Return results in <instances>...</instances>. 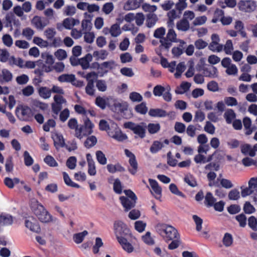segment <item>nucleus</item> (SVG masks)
Instances as JSON below:
<instances>
[{"label":"nucleus","mask_w":257,"mask_h":257,"mask_svg":"<svg viewBox=\"0 0 257 257\" xmlns=\"http://www.w3.org/2000/svg\"><path fill=\"white\" fill-rule=\"evenodd\" d=\"M121 33L120 27L117 24L112 25L110 27V35L112 37H118Z\"/></svg>","instance_id":"obj_48"},{"label":"nucleus","mask_w":257,"mask_h":257,"mask_svg":"<svg viewBox=\"0 0 257 257\" xmlns=\"http://www.w3.org/2000/svg\"><path fill=\"white\" fill-rule=\"evenodd\" d=\"M143 0H127L123 5V9L125 11L136 10L139 8Z\"/></svg>","instance_id":"obj_17"},{"label":"nucleus","mask_w":257,"mask_h":257,"mask_svg":"<svg viewBox=\"0 0 257 257\" xmlns=\"http://www.w3.org/2000/svg\"><path fill=\"white\" fill-rule=\"evenodd\" d=\"M25 225L26 227L34 232H39L41 230L38 222L32 217H30L25 220Z\"/></svg>","instance_id":"obj_18"},{"label":"nucleus","mask_w":257,"mask_h":257,"mask_svg":"<svg viewBox=\"0 0 257 257\" xmlns=\"http://www.w3.org/2000/svg\"><path fill=\"white\" fill-rule=\"evenodd\" d=\"M55 56L59 61H62L66 59L67 57V54L64 50L59 49L54 53Z\"/></svg>","instance_id":"obj_61"},{"label":"nucleus","mask_w":257,"mask_h":257,"mask_svg":"<svg viewBox=\"0 0 257 257\" xmlns=\"http://www.w3.org/2000/svg\"><path fill=\"white\" fill-rule=\"evenodd\" d=\"M16 115L20 120L27 121L31 117V109L28 106L19 105L16 108Z\"/></svg>","instance_id":"obj_10"},{"label":"nucleus","mask_w":257,"mask_h":257,"mask_svg":"<svg viewBox=\"0 0 257 257\" xmlns=\"http://www.w3.org/2000/svg\"><path fill=\"white\" fill-rule=\"evenodd\" d=\"M243 124L245 130V134L246 135H250L256 129L255 126L251 125V119L248 117H245L243 119Z\"/></svg>","instance_id":"obj_21"},{"label":"nucleus","mask_w":257,"mask_h":257,"mask_svg":"<svg viewBox=\"0 0 257 257\" xmlns=\"http://www.w3.org/2000/svg\"><path fill=\"white\" fill-rule=\"evenodd\" d=\"M54 102L51 104L52 112L57 116L63 108V105H67L66 100L61 95L54 96Z\"/></svg>","instance_id":"obj_9"},{"label":"nucleus","mask_w":257,"mask_h":257,"mask_svg":"<svg viewBox=\"0 0 257 257\" xmlns=\"http://www.w3.org/2000/svg\"><path fill=\"white\" fill-rule=\"evenodd\" d=\"M80 22L77 19L72 18H67L65 19L63 21V25L66 29H71L72 27L75 25H78Z\"/></svg>","instance_id":"obj_25"},{"label":"nucleus","mask_w":257,"mask_h":257,"mask_svg":"<svg viewBox=\"0 0 257 257\" xmlns=\"http://www.w3.org/2000/svg\"><path fill=\"white\" fill-rule=\"evenodd\" d=\"M75 76L74 74H64L59 76L58 80L61 82H70L72 83L75 80Z\"/></svg>","instance_id":"obj_34"},{"label":"nucleus","mask_w":257,"mask_h":257,"mask_svg":"<svg viewBox=\"0 0 257 257\" xmlns=\"http://www.w3.org/2000/svg\"><path fill=\"white\" fill-rule=\"evenodd\" d=\"M204 129L206 132L211 135H213L215 133V126L210 121L206 122Z\"/></svg>","instance_id":"obj_64"},{"label":"nucleus","mask_w":257,"mask_h":257,"mask_svg":"<svg viewBox=\"0 0 257 257\" xmlns=\"http://www.w3.org/2000/svg\"><path fill=\"white\" fill-rule=\"evenodd\" d=\"M93 67H100L101 69L102 68H109L110 69H112L114 65L115 62L113 60L104 62L101 64L95 62L92 64Z\"/></svg>","instance_id":"obj_33"},{"label":"nucleus","mask_w":257,"mask_h":257,"mask_svg":"<svg viewBox=\"0 0 257 257\" xmlns=\"http://www.w3.org/2000/svg\"><path fill=\"white\" fill-rule=\"evenodd\" d=\"M128 163L131 167L128 168V171L132 175H135L137 173L138 169V164L136 158L129 159Z\"/></svg>","instance_id":"obj_32"},{"label":"nucleus","mask_w":257,"mask_h":257,"mask_svg":"<svg viewBox=\"0 0 257 257\" xmlns=\"http://www.w3.org/2000/svg\"><path fill=\"white\" fill-rule=\"evenodd\" d=\"M241 152L244 155H249L251 157H254L255 155L254 150L248 145H245L242 147Z\"/></svg>","instance_id":"obj_46"},{"label":"nucleus","mask_w":257,"mask_h":257,"mask_svg":"<svg viewBox=\"0 0 257 257\" xmlns=\"http://www.w3.org/2000/svg\"><path fill=\"white\" fill-rule=\"evenodd\" d=\"M76 12V8L74 6L68 5L63 9V14L67 16H72Z\"/></svg>","instance_id":"obj_42"},{"label":"nucleus","mask_w":257,"mask_h":257,"mask_svg":"<svg viewBox=\"0 0 257 257\" xmlns=\"http://www.w3.org/2000/svg\"><path fill=\"white\" fill-rule=\"evenodd\" d=\"M96 86L98 90L101 92H104L107 89V85L104 80L99 79L95 81Z\"/></svg>","instance_id":"obj_59"},{"label":"nucleus","mask_w":257,"mask_h":257,"mask_svg":"<svg viewBox=\"0 0 257 257\" xmlns=\"http://www.w3.org/2000/svg\"><path fill=\"white\" fill-rule=\"evenodd\" d=\"M248 225L253 231H257V218L254 216H250L248 219Z\"/></svg>","instance_id":"obj_56"},{"label":"nucleus","mask_w":257,"mask_h":257,"mask_svg":"<svg viewBox=\"0 0 257 257\" xmlns=\"http://www.w3.org/2000/svg\"><path fill=\"white\" fill-rule=\"evenodd\" d=\"M149 114L152 117H165L167 115V112L165 110L160 109V108H156V109H150L149 111Z\"/></svg>","instance_id":"obj_28"},{"label":"nucleus","mask_w":257,"mask_h":257,"mask_svg":"<svg viewBox=\"0 0 257 257\" xmlns=\"http://www.w3.org/2000/svg\"><path fill=\"white\" fill-rule=\"evenodd\" d=\"M92 60V56L90 54H86L84 57L79 59V65L83 69H87L90 66V62Z\"/></svg>","instance_id":"obj_24"},{"label":"nucleus","mask_w":257,"mask_h":257,"mask_svg":"<svg viewBox=\"0 0 257 257\" xmlns=\"http://www.w3.org/2000/svg\"><path fill=\"white\" fill-rule=\"evenodd\" d=\"M177 42V34L172 27H170L166 37L162 39L161 45H160V47L162 49H163L168 51L172 46V43Z\"/></svg>","instance_id":"obj_5"},{"label":"nucleus","mask_w":257,"mask_h":257,"mask_svg":"<svg viewBox=\"0 0 257 257\" xmlns=\"http://www.w3.org/2000/svg\"><path fill=\"white\" fill-rule=\"evenodd\" d=\"M41 57L45 62L43 63V60H39L37 61V65L42 64L43 70L46 72H50L52 71V66L54 63V59L52 55L49 54H42Z\"/></svg>","instance_id":"obj_6"},{"label":"nucleus","mask_w":257,"mask_h":257,"mask_svg":"<svg viewBox=\"0 0 257 257\" xmlns=\"http://www.w3.org/2000/svg\"><path fill=\"white\" fill-rule=\"evenodd\" d=\"M114 228L117 239L118 237H122V235L127 234L130 231L126 225L120 221L114 223Z\"/></svg>","instance_id":"obj_12"},{"label":"nucleus","mask_w":257,"mask_h":257,"mask_svg":"<svg viewBox=\"0 0 257 257\" xmlns=\"http://www.w3.org/2000/svg\"><path fill=\"white\" fill-rule=\"evenodd\" d=\"M135 109L138 113L142 114H145L148 111V107H147L146 103L145 102H142L141 103L137 105Z\"/></svg>","instance_id":"obj_54"},{"label":"nucleus","mask_w":257,"mask_h":257,"mask_svg":"<svg viewBox=\"0 0 257 257\" xmlns=\"http://www.w3.org/2000/svg\"><path fill=\"white\" fill-rule=\"evenodd\" d=\"M13 78L12 73L6 69H4L2 71V74L0 75V81L2 82H8L11 81Z\"/></svg>","instance_id":"obj_27"},{"label":"nucleus","mask_w":257,"mask_h":257,"mask_svg":"<svg viewBox=\"0 0 257 257\" xmlns=\"http://www.w3.org/2000/svg\"><path fill=\"white\" fill-rule=\"evenodd\" d=\"M96 159L98 163L101 165H105L107 162L106 158L105 155L101 151H97L96 152Z\"/></svg>","instance_id":"obj_55"},{"label":"nucleus","mask_w":257,"mask_h":257,"mask_svg":"<svg viewBox=\"0 0 257 257\" xmlns=\"http://www.w3.org/2000/svg\"><path fill=\"white\" fill-rule=\"evenodd\" d=\"M114 9V5L111 3H106L103 5L102 8V12L105 15H109Z\"/></svg>","instance_id":"obj_58"},{"label":"nucleus","mask_w":257,"mask_h":257,"mask_svg":"<svg viewBox=\"0 0 257 257\" xmlns=\"http://www.w3.org/2000/svg\"><path fill=\"white\" fill-rule=\"evenodd\" d=\"M39 94L44 99H48L51 96V90L48 87H41L39 89Z\"/></svg>","instance_id":"obj_38"},{"label":"nucleus","mask_w":257,"mask_h":257,"mask_svg":"<svg viewBox=\"0 0 257 257\" xmlns=\"http://www.w3.org/2000/svg\"><path fill=\"white\" fill-rule=\"evenodd\" d=\"M142 239L143 241L148 245H151L155 244V241L151 235V233L149 231L147 232L146 234L142 236Z\"/></svg>","instance_id":"obj_62"},{"label":"nucleus","mask_w":257,"mask_h":257,"mask_svg":"<svg viewBox=\"0 0 257 257\" xmlns=\"http://www.w3.org/2000/svg\"><path fill=\"white\" fill-rule=\"evenodd\" d=\"M163 147L162 143L156 141H154L150 148V151L152 153L155 154L157 153Z\"/></svg>","instance_id":"obj_51"},{"label":"nucleus","mask_w":257,"mask_h":257,"mask_svg":"<svg viewBox=\"0 0 257 257\" xmlns=\"http://www.w3.org/2000/svg\"><path fill=\"white\" fill-rule=\"evenodd\" d=\"M86 159L88 163V173L91 176H94L96 173L95 162L90 154L86 155Z\"/></svg>","instance_id":"obj_23"},{"label":"nucleus","mask_w":257,"mask_h":257,"mask_svg":"<svg viewBox=\"0 0 257 257\" xmlns=\"http://www.w3.org/2000/svg\"><path fill=\"white\" fill-rule=\"evenodd\" d=\"M148 132L151 134H156L160 130V125L159 123H150L147 126Z\"/></svg>","instance_id":"obj_57"},{"label":"nucleus","mask_w":257,"mask_h":257,"mask_svg":"<svg viewBox=\"0 0 257 257\" xmlns=\"http://www.w3.org/2000/svg\"><path fill=\"white\" fill-rule=\"evenodd\" d=\"M167 16L168 17V21L167 22L168 26L169 27H173L174 25V21L177 18V14L176 10H172L169 11Z\"/></svg>","instance_id":"obj_36"},{"label":"nucleus","mask_w":257,"mask_h":257,"mask_svg":"<svg viewBox=\"0 0 257 257\" xmlns=\"http://www.w3.org/2000/svg\"><path fill=\"white\" fill-rule=\"evenodd\" d=\"M222 241L223 244L225 246H230L233 242V238L231 234L228 233H226L224 235Z\"/></svg>","instance_id":"obj_63"},{"label":"nucleus","mask_w":257,"mask_h":257,"mask_svg":"<svg viewBox=\"0 0 257 257\" xmlns=\"http://www.w3.org/2000/svg\"><path fill=\"white\" fill-rule=\"evenodd\" d=\"M158 20L157 16L154 14H149L147 16L146 25L148 28L154 27Z\"/></svg>","instance_id":"obj_30"},{"label":"nucleus","mask_w":257,"mask_h":257,"mask_svg":"<svg viewBox=\"0 0 257 257\" xmlns=\"http://www.w3.org/2000/svg\"><path fill=\"white\" fill-rule=\"evenodd\" d=\"M31 208L33 212L41 222L48 223L53 220L52 216L37 200H31Z\"/></svg>","instance_id":"obj_2"},{"label":"nucleus","mask_w":257,"mask_h":257,"mask_svg":"<svg viewBox=\"0 0 257 257\" xmlns=\"http://www.w3.org/2000/svg\"><path fill=\"white\" fill-rule=\"evenodd\" d=\"M157 232L166 241L180 238L177 230L173 226L166 223H159L155 226Z\"/></svg>","instance_id":"obj_1"},{"label":"nucleus","mask_w":257,"mask_h":257,"mask_svg":"<svg viewBox=\"0 0 257 257\" xmlns=\"http://www.w3.org/2000/svg\"><path fill=\"white\" fill-rule=\"evenodd\" d=\"M216 199L210 192H207L205 197V204L208 206H212L215 203Z\"/></svg>","instance_id":"obj_50"},{"label":"nucleus","mask_w":257,"mask_h":257,"mask_svg":"<svg viewBox=\"0 0 257 257\" xmlns=\"http://www.w3.org/2000/svg\"><path fill=\"white\" fill-rule=\"evenodd\" d=\"M166 33V29L164 27H160L155 30L154 32L153 36L157 39H160V43L161 44V40L162 39L165 38V35Z\"/></svg>","instance_id":"obj_37"},{"label":"nucleus","mask_w":257,"mask_h":257,"mask_svg":"<svg viewBox=\"0 0 257 257\" xmlns=\"http://www.w3.org/2000/svg\"><path fill=\"white\" fill-rule=\"evenodd\" d=\"M185 68L186 66L183 62L179 63L177 65H176V72L174 74L175 77L176 78L180 77L182 73L185 71Z\"/></svg>","instance_id":"obj_47"},{"label":"nucleus","mask_w":257,"mask_h":257,"mask_svg":"<svg viewBox=\"0 0 257 257\" xmlns=\"http://www.w3.org/2000/svg\"><path fill=\"white\" fill-rule=\"evenodd\" d=\"M184 181L192 187H195L197 185L195 178L191 174L186 175L184 178Z\"/></svg>","instance_id":"obj_45"},{"label":"nucleus","mask_w":257,"mask_h":257,"mask_svg":"<svg viewBox=\"0 0 257 257\" xmlns=\"http://www.w3.org/2000/svg\"><path fill=\"white\" fill-rule=\"evenodd\" d=\"M123 192L125 196H120L119 200L125 211H128L135 207L137 197L131 190H125Z\"/></svg>","instance_id":"obj_3"},{"label":"nucleus","mask_w":257,"mask_h":257,"mask_svg":"<svg viewBox=\"0 0 257 257\" xmlns=\"http://www.w3.org/2000/svg\"><path fill=\"white\" fill-rule=\"evenodd\" d=\"M13 221V218L11 215L0 216V226L11 225Z\"/></svg>","instance_id":"obj_43"},{"label":"nucleus","mask_w":257,"mask_h":257,"mask_svg":"<svg viewBox=\"0 0 257 257\" xmlns=\"http://www.w3.org/2000/svg\"><path fill=\"white\" fill-rule=\"evenodd\" d=\"M110 100H112L111 97L98 96L95 99V103L100 108L104 109L107 105L110 107Z\"/></svg>","instance_id":"obj_16"},{"label":"nucleus","mask_w":257,"mask_h":257,"mask_svg":"<svg viewBox=\"0 0 257 257\" xmlns=\"http://www.w3.org/2000/svg\"><path fill=\"white\" fill-rule=\"evenodd\" d=\"M217 69L214 66H210L204 69V75L206 77L215 78L217 77Z\"/></svg>","instance_id":"obj_29"},{"label":"nucleus","mask_w":257,"mask_h":257,"mask_svg":"<svg viewBox=\"0 0 257 257\" xmlns=\"http://www.w3.org/2000/svg\"><path fill=\"white\" fill-rule=\"evenodd\" d=\"M190 87L191 84L190 83L187 82H184L182 83L180 87L175 90V92L177 94H183L187 91Z\"/></svg>","instance_id":"obj_40"},{"label":"nucleus","mask_w":257,"mask_h":257,"mask_svg":"<svg viewBox=\"0 0 257 257\" xmlns=\"http://www.w3.org/2000/svg\"><path fill=\"white\" fill-rule=\"evenodd\" d=\"M149 182L153 190L152 193L155 196L156 198H160L161 196L162 189L158 182L155 180L152 179H149Z\"/></svg>","instance_id":"obj_15"},{"label":"nucleus","mask_w":257,"mask_h":257,"mask_svg":"<svg viewBox=\"0 0 257 257\" xmlns=\"http://www.w3.org/2000/svg\"><path fill=\"white\" fill-rule=\"evenodd\" d=\"M108 55V53L105 50H100V51H95L93 53V57L96 58V60L105 59Z\"/></svg>","instance_id":"obj_39"},{"label":"nucleus","mask_w":257,"mask_h":257,"mask_svg":"<svg viewBox=\"0 0 257 257\" xmlns=\"http://www.w3.org/2000/svg\"><path fill=\"white\" fill-rule=\"evenodd\" d=\"M205 118V115L204 112L201 110H197L194 115L193 121L194 122H202Z\"/></svg>","instance_id":"obj_52"},{"label":"nucleus","mask_w":257,"mask_h":257,"mask_svg":"<svg viewBox=\"0 0 257 257\" xmlns=\"http://www.w3.org/2000/svg\"><path fill=\"white\" fill-rule=\"evenodd\" d=\"M63 174L64 180L66 185H67L68 186H71L72 187L77 188H78L80 187V186L78 184L73 182L71 180V179L69 177L68 175L66 172H63Z\"/></svg>","instance_id":"obj_53"},{"label":"nucleus","mask_w":257,"mask_h":257,"mask_svg":"<svg viewBox=\"0 0 257 257\" xmlns=\"http://www.w3.org/2000/svg\"><path fill=\"white\" fill-rule=\"evenodd\" d=\"M176 27L179 31L186 32L190 29V24L188 20L182 19L177 23Z\"/></svg>","instance_id":"obj_26"},{"label":"nucleus","mask_w":257,"mask_h":257,"mask_svg":"<svg viewBox=\"0 0 257 257\" xmlns=\"http://www.w3.org/2000/svg\"><path fill=\"white\" fill-rule=\"evenodd\" d=\"M9 61L11 64L16 65L21 68H24V61L22 58H16L14 56H12Z\"/></svg>","instance_id":"obj_49"},{"label":"nucleus","mask_w":257,"mask_h":257,"mask_svg":"<svg viewBox=\"0 0 257 257\" xmlns=\"http://www.w3.org/2000/svg\"><path fill=\"white\" fill-rule=\"evenodd\" d=\"M211 42L208 45V49L212 52H220L223 50V45L219 43L220 39L216 34L211 35Z\"/></svg>","instance_id":"obj_11"},{"label":"nucleus","mask_w":257,"mask_h":257,"mask_svg":"<svg viewBox=\"0 0 257 257\" xmlns=\"http://www.w3.org/2000/svg\"><path fill=\"white\" fill-rule=\"evenodd\" d=\"M88 233V232L87 230H84L81 232L74 234L73 236L74 241L77 244L81 243Z\"/></svg>","instance_id":"obj_35"},{"label":"nucleus","mask_w":257,"mask_h":257,"mask_svg":"<svg viewBox=\"0 0 257 257\" xmlns=\"http://www.w3.org/2000/svg\"><path fill=\"white\" fill-rule=\"evenodd\" d=\"M33 42L41 47H47L49 46V43L42 38L35 37L33 39Z\"/></svg>","instance_id":"obj_60"},{"label":"nucleus","mask_w":257,"mask_h":257,"mask_svg":"<svg viewBox=\"0 0 257 257\" xmlns=\"http://www.w3.org/2000/svg\"><path fill=\"white\" fill-rule=\"evenodd\" d=\"M97 140L94 136H91L87 138L84 143V146L88 149H89L96 145Z\"/></svg>","instance_id":"obj_41"},{"label":"nucleus","mask_w":257,"mask_h":257,"mask_svg":"<svg viewBox=\"0 0 257 257\" xmlns=\"http://www.w3.org/2000/svg\"><path fill=\"white\" fill-rule=\"evenodd\" d=\"M32 23L39 30H43L49 24V21L45 18L35 16L32 20Z\"/></svg>","instance_id":"obj_13"},{"label":"nucleus","mask_w":257,"mask_h":257,"mask_svg":"<svg viewBox=\"0 0 257 257\" xmlns=\"http://www.w3.org/2000/svg\"><path fill=\"white\" fill-rule=\"evenodd\" d=\"M223 50H224L226 54L231 55L233 50V46L231 40H227L225 45H223Z\"/></svg>","instance_id":"obj_44"},{"label":"nucleus","mask_w":257,"mask_h":257,"mask_svg":"<svg viewBox=\"0 0 257 257\" xmlns=\"http://www.w3.org/2000/svg\"><path fill=\"white\" fill-rule=\"evenodd\" d=\"M84 15L85 18H89V19H84L82 21V31L83 32H89L92 28L91 20L93 16L90 14H88L87 13H85Z\"/></svg>","instance_id":"obj_19"},{"label":"nucleus","mask_w":257,"mask_h":257,"mask_svg":"<svg viewBox=\"0 0 257 257\" xmlns=\"http://www.w3.org/2000/svg\"><path fill=\"white\" fill-rule=\"evenodd\" d=\"M5 26L7 28H10L11 30H13V24L17 25L19 20H16L15 16L12 13H8L5 16Z\"/></svg>","instance_id":"obj_20"},{"label":"nucleus","mask_w":257,"mask_h":257,"mask_svg":"<svg viewBox=\"0 0 257 257\" xmlns=\"http://www.w3.org/2000/svg\"><path fill=\"white\" fill-rule=\"evenodd\" d=\"M239 10L245 12H250L255 9V5L251 1H240L238 4Z\"/></svg>","instance_id":"obj_14"},{"label":"nucleus","mask_w":257,"mask_h":257,"mask_svg":"<svg viewBox=\"0 0 257 257\" xmlns=\"http://www.w3.org/2000/svg\"><path fill=\"white\" fill-rule=\"evenodd\" d=\"M125 128L132 130L134 134L138 135L140 138L143 139L146 136V126L142 124H138L132 122H127L124 124Z\"/></svg>","instance_id":"obj_8"},{"label":"nucleus","mask_w":257,"mask_h":257,"mask_svg":"<svg viewBox=\"0 0 257 257\" xmlns=\"http://www.w3.org/2000/svg\"><path fill=\"white\" fill-rule=\"evenodd\" d=\"M83 77L86 78L87 81V85L85 87L86 93L90 96H93L95 91L94 85V79L97 77V74L95 72H91L87 73L86 76Z\"/></svg>","instance_id":"obj_7"},{"label":"nucleus","mask_w":257,"mask_h":257,"mask_svg":"<svg viewBox=\"0 0 257 257\" xmlns=\"http://www.w3.org/2000/svg\"><path fill=\"white\" fill-rule=\"evenodd\" d=\"M223 116L227 123H232L233 120L235 118L236 114L232 109H227L224 113Z\"/></svg>","instance_id":"obj_31"},{"label":"nucleus","mask_w":257,"mask_h":257,"mask_svg":"<svg viewBox=\"0 0 257 257\" xmlns=\"http://www.w3.org/2000/svg\"><path fill=\"white\" fill-rule=\"evenodd\" d=\"M117 241L121 245L123 249L128 253H131L134 251V247L123 237H118Z\"/></svg>","instance_id":"obj_22"},{"label":"nucleus","mask_w":257,"mask_h":257,"mask_svg":"<svg viewBox=\"0 0 257 257\" xmlns=\"http://www.w3.org/2000/svg\"><path fill=\"white\" fill-rule=\"evenodd\" d=\"M93 126V124L87 118L84 120V124L80 125L75 131V136L80 140L82 139L92 133Z\"/></svg>","instance_id":"obj_4"}]
</instances>
